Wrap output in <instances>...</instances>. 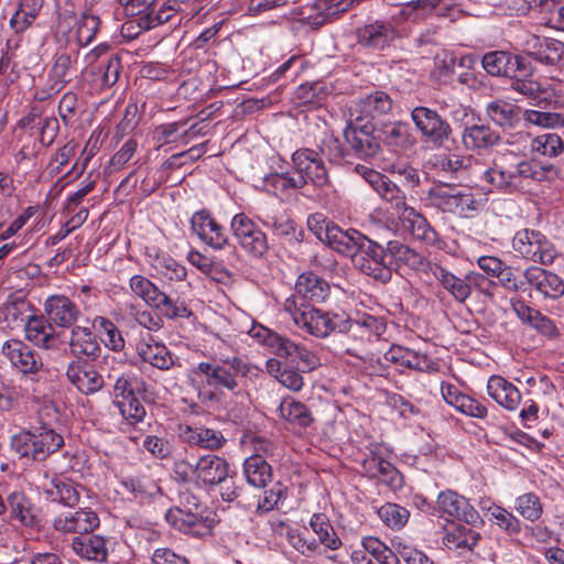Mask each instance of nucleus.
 Listing matches in <instances>:
<instances>
[{
  "instance_id": "obj_1",
  "label": "nucleus",
  "mask_w": 564,
  "mask_h": 564,
  "mask_svg": "<svg viewBox=\"0 0 564 564\" xmlns=\"http://www.w3.org/2000/svg\"><path fill=\"white\" fill-rule=\"evenodd\" d=\"M485 172V182L490 189L505 193L521 192L533 183L551 181L558 175V169L553 164L513 151L498 155L492 166L486 165Z\"/></svg>"
},
{
  "instance_id": "obj_2",
  "label": "nucleus",
  "mask_w": 564,
  "mask_h": 564,
  "mask_svg": "<svg viewBox=\"0 0 564 564\" xmlns=\"http://www.w3.org/2000/svg\"><path fill=\"white\" fill-rule=\"evenodd\" d=\"M256 369L240 357L202 361L191 370L192 383L202 403H219L225 392L239 395L242 380Z\"/></svg>"
},
{
  "instance_id": "obj_3",
  "label": "nucleus",
  "mask_w": 564,
  "mask_h": 564,
  "mask_svg": "<svg viewBox=\"0 0 564 564\" xmlns=\"http://www.w3.org/2000/svg\"><path fill=\"white\" fill-rule=\"evenodd\" d=\"M64 445V437L55 429L22 431L11 437V449L20 457L43 462Z\"/></svg>"
},
{
  "instance_id": "obj_4",
  "label": "nucleus",
  "mask_w": 564,
  "mask_h": 564,
  "mask_svg": "<svg viewBox=\"0 0 564 564\" xmlns=\"http://www.w3.org/2000/svg\"><path fill=\"white\" fill-rule=\"evenodd\" d=\"M165 518L180 532L197 538L209 534L212 529L207 518L203 516L199 499L189 492L180 495V506L171 508Z\"/></svg>"
},
{
  "instance_id": "obj_5",
  "label": "nucleus",
  "mask_w": 564,
  "mask_h": 564,
  "mask_svg": "<svg viewBox=\"0 0 564 564\" xmlns=\"http://www.w3.org/2000/svg\"><path fill=\"white\" fill-rule=\"evenodd\" d=\"M512 249L517 257L543 265L552 264L557 257L553 242L541 231L529 228L516 232Z\"/></svg>"
},
{
  "instance_id": "obj_6",
  "label": "nucleus",
  "mask_w": 564,
  "mask_h": 564,
  "mask_svg": "<svg viewBox=\"0 0 564 564\" xmlns=\"http://www.w3.org/2000/svg\"><path fill=\"white\" fill-rule=\"evenodd\" d=\"M292 170L303 188L313 185L315 188L329 186L330 178L326 162L312 148L296 149L291 155Z\"/></svg>"
},
{
  "instance_id": "obj_7",
  "label": "nucleus",
  "mask_w": 564,
  "mask_h": 564,
  "mask_svg": "<svg viewBox=\"0 0 564 564\" xmlns=\"http://www.w3.org/2000/svg\"><path fill=\"white\" fill-rule=\"evenodd\" d=\"M284 312L291 317L295 326L303 332L316 337H327V311L314 305L300 302L296 296H289L283 304Z\"/></svg>"
},
{
  "instance_id": "obj_8",
  "label": "nucleus",
  "mask_w": 564,
  "mask_h": 564,
  "mask_svg": "<svg viewBox=\"0 0 564 564\" xmlns=\"http://www.w3.org/2000/svg\"><path fill=\"white\" fill-rule=\"evenodd\" d=\"M230 228L237 243L248 256L261 259L269 251L265 232L245 213L231 218Z\"/></svg>"
},
{
  "instance_id": "obj_9",
  "label": "nucleus",
  "mask_w": 564,
  "mask_h": 564,
  "mask_svg": "<svg viewBox=\"0 0 564 564\" xmlns=\"http://www.w3.org/2000/svg\"><path fill=\"white\" fill-rule=\"evenodd\" d=\"M352 258L356 268L364 274L382 283L391 280L393 270L386 259L384 246L381 242L365 237L362 247Z\"/></svg>"
},
{
  "instance_id": "obj_10",
  "label": "nucleus",
  "mask_w": 564,
  "mask_h": 564,
  "mask_svg": "<svg viewBox=\"0 0 564 564\" xmlns=\"http://www.w3.org/2000/svg\"><path fill=\"white\" fill-rule=\"evenodd\" d=\"M434 165L440 172L459 182H485L486 164L473 155L456 153L440 155Z\"/></svg>"
},
{
  "instance_id": "obj_11",
  "label": "nucleus",
  "mask_w": 564,
  "mask_h": 564,
  "mask_svg": "<svg viewBox=\"0 0 564 564\" xmlns=\"http://www.w3.org/2000/svg\"><path fill=\"white\" fill-rule=\"evenodd\" d=\"M387 329L386 323L373 315L362 314L354 318V327L351 337L358 340V346L344 348L343 352L358 358L362 362H368L372 359L371 354L367 352L365 345L371 343L375 338L381 337Z\"/></svg>"
},
{
  "instance_id": "obj_12",
  "label": "nucleus",
  "mask_w": 564,
  "mask_h": 564,
  "mask_svg": "<svg viewBox=\"0 0 564 564\" xmlns=\"http://www.w3.org/2000/svg\"><path fill=\"white\" fill-rule=\"evenodd\" d=\"M431 274L458 303H465L471 295L473 288L480 285L486 280L482 274L474 271L456 275L441 264L431 267Z\"/></svg>"
},
{
  "instance_id": "obj_13",
  "label": "nucleus",
  "mask_w": 564,
  "mask_h": 564,
  "mask_svg": "<svg viewBox=\"0 0 564 564\" xmlns=\"http://www.w3.org/2000/svg\"><path fill=\"white\" fill-rule=\"evenodd\" d=\"M411 119L422 137L435 145H443L452 134L451 124L429 107L413 108Z\"/></svg>"
},
{
  "instance_id": "obj_14",
  "label": "nucleus",
  "mask_w": 564,
  "mask_h": 564,
  "mask_svg": "<svg viewBox=\"0 0 564 564\" xmlns=\"http://www.w3.org/2000/svg\"><path fill=\"white\" fill-rule=\"evenodd\" d=\"M191 229L202 242L214 250H224L229 246V236L207 209L195 212L191 218Z\"/></svg>"
},
{
  "instance_id": "obj_15",
  "label": "nucleus",
  "mask_w": 564,
  "mask_h": 564,
  "mask_svg": "<svg viewBox=\"0 0 564 564\" xmlns=\"http://www.w3.org/2000/svg\"><path fill=\"white\" fill-rule=\"evenodd\" d=\"M383 358L398 368L415 370L425 373L440 371V362L429 355L393 344L384 352Z\"/></svg>"
},
{
  "instance_id": "obj_16",
  "label": "nucleus",
  "mask_w": 564,
  "mask_h": 564,
  "mask_svg": "<svg viewBox=\"0 0 564 564\" xmlns=\"http://www.w3.org/2000/svg\"><path fill=\"white\" fill-rule=\"evenodd\" d=\"M344 137L350 150L359 159L375 158L381 149L376 129L369 121L364 124H347Z\"/></svg>"
},
{
  "instance_id": "obj_17",
  "label": "nucleus",
  "mask_w": 564,
  "mask_h": 564,
  "mask_svg": "<svg viewBox=\"0 0 564 564\" xmlns=\"http://www.w3.org/2000/svg\"><path fill=\"white\" fill-rule=\"evenodd\" d=\"M1 351L11 366L23 375L39 373L44 367L41 355L23 340L9 339L3 343Z\"/></svg>"
},
{
  "instance_id": "obj_18",
  "label": "nucleus",
  "mask_w": 564,
  "mask_h": 564,
  "mask_svg": "<svg viewBox=\"0 0 564 564\" xmlns=\"http://www.w3.org/2000/svg\"><path fill=\"white\" fill-rule=\"evenodd\" d=\"M93 361L84 358L73 359L66 368L68 381L86 395L97 393L105 384L102 376L93 365Z\"/></svg>"
},
{
  "instance_id": "obj_19",
  "label": "nucleus",
  "mask_w": 564,
  "mask_h": 564,
  "mask_svg": "<svg viewBox=\"0 0 564 564\" xmlns=\"http://www.w3.org/2000/svg\"><path fill=\"white\" fill-rule=\"evenodd\" d=\"M97 513L90 509L83 508L75 511L59 513L53 520L55 531L64 534H88L99 527Z\"/></svg>"
},
{
  "instance_id": "obj_20",
  "label": "nucleus",
  "mask_w": 564,
  "mask_h": 564,
  "mask_svg": "<svg viewBox=\"0 0 564 564\" xmlns=\"http://www.w3.org/2000/svg\"><path fill=\"white\" fill-rule=\"evenodd\" d=\"M48 321L59 328L69 329L79 319L82 313L78 305L64 294H52L43 304Z\"/></svg>"
},
{
  "instance_id": "obj_21",
  "label": "nucleus",
  "mask_w": 564,
  "mask_h": 564,
  "mask_svg": "<svg viewBox=\"0 0 564 564\" xmlns=\"http://www.w3.org/2000/svg\"><path fill=\"white\" fill-rule=\"evenodd\" d=\"M527 279L525 290L530 286L544 299L558 300L564 295V281L556 273L541 267L531 265L522 272Z\"/></svg>"
},
{
  "instance_id": "obj_22",
  "label": "nucleus",
  "mask_w": 564,
  "mask_h": 564,
  "mask_svg": "<svg viewBox=\"0 0 564 564\" xmlns=\"http://www.w3.org/2000/svg\"><path fill=\"white\" fill-rule=\"evenodd\" d=\"M73 58L68 53H57L47 73L45 88L35 94L39 100H45L58 94L72 79Z\"/></svg>"
},
{
  "instance_id": "obj_23",
  "label": "nucleus",
  "mask_w": 564,
  "mask_h": 564,
  "mask_svg": "<svg viewBox=\"0 0 564 564\" xmlns=\"http://www.w3.org/2000/svg\"><path fill=\"white\" fill-rule=\"evenodd\" d=\"M436 502L438 509L448 517L464 521L469 525H475L480 521L478 511L464 496L454 490L441 491Z\"/></svg>"
},
{
  "instance_id": "obj_24",
  "label": "nucleus",
  "mask_w": 564,
  "mask_h": 564,
  "mask_svg": "<svg viewBox=\"0 0 564 564\" xmlns=\"http://www.w3.org/2000/svg\"><path fill=\"white\" fill-rule=\"evenodd\" d=\"M23 328L25 338L35 346L46 350L58 349L59 336L55 330V326L48 321L46 315L32 313Z\"/></svg>"
},
{
  "instance_id": "obj_25",
  "label": "nucleus",
  "mask_w": 564,
  "mask_h": 564,
  "mask_svg": "<svg viewBox=\"0 0 564 564\" xmlns=\"http://www.w3.org/2000/svg\"><path fill=\"white\" fill-rule=\"evenodd\" d=\"M6 503L11 521H17L20 525L30 529L40 527L39 509L25 492L21 490L11 491L7 496Z\"/></svg>"
},
{
  "instance_id": "obj_26",
  "label": "nucleus",
  "mask_w": 564,
  "mask_h": 564,
  "mask_svg": "<svg viewBox=\"0 0 564 564\" xmlns=\"http://www.w3.org/2000/svg\"><path fill=\"white\" fill-rule=\"evenodd\" d=\"M229 470V463L225 458L214 454L202 455L195 462V484L203 488L216 487Z\"/></svg>"
},
{
  "instance_id": "obj_27",
  "label": "nucleus",
  "mask_w": 564,
  "mask_h": 564,
  "mask_svg": "<svg viewBox=\"0 0 564 564\" xmlns=\"http://www.w3.org/2000/svg\"><path fill=\"white\" fill-rule=\"evenodd\" d=\"M69 329L68 349L74 359L97 360L101 347L91 327L74 325Z\"/></svg>"
},
{
  "instance_id": "obj_28",
  "label": "nucleus",
  "mask_w": 564,
  "mask_h": 564,
  "mask_svg": "<svg viewBox=\"0 0 564 564\" xmlns=\"http://www.w3.org/2000/svg\"><path fill=\"white\" fill-rule=\"evenodd\" d=\"M178 436L182 442L208 451H217L224 447L227 440L224 434L215 429L204 425L181 424L178 426Z\"/></svg>"
},
{
  "instance_id": "obj_29",
  "label": "nucleus",
  "mask_w": 564,
  "mask_h": 564,
  "mask_svg": "<svg viewBox=\"0 0 564 564\" xmlns=\"http://www.w3.org/2000/svg\"><path fill=\"white\" fill-rule=\"evenodd\" d=\"M398 36L395 28L384 21H375L357 31L359 44L377 51L389 47Z\"/></svg>"
},
{
  "instance_id": "obj_30",
  "label": "nucleus",
  "mask_w": 564,
  "mask_h": 564,
  "mask_svg": "<svg viewBox=\"0 0 564 564\" xmlns=\"http://www.w3.org/2000/svg\"><path fill=\"white\" fill-rule=\"evenodd\" d=\"M323 242L327 243L332 249L347 257L357 256L365 235L357 229L344 230L339 226L333 224L329 229H326V235Z\"/></svg>"
},
{
  "instance_id": "obj_31",
  "label": "nucleus",
  "mask_w": 564,
  "mask_h": 564,
  "mask_svg": "<svg viewBox=\"0 0 564 564\" xmlns=\"http://www.w3.org/2000/svg\"><path fill=\"white\" fill-rule=\"evenodd\" d=\"M329 284L314 272H303L295 282V294L300 302L322 303L329 296Z\"/></svg>"
},
{
  "instance_id": "obj_32",
  "label": "nucleus",
  "mask_w": 564,
  "mask_h": 564,
  "mask_svg": "<svg viewBox=\"0 0 564 564\" xmlns=\"http://www.w3.org/2000/svg\"><path fill=\"white\" fill-rule=\"evenodd\" d=\"M487 392L489 397L507 411L518 410L521 403V392L506 378L494 375L487 382Z\"/></svg>"
},
{
  "instance_id": "obj_33",
  "label": "nucleus",
  "mask_w": 564,
  "mask_h": 564,
  "mask_svg": "<svg viewBox=\"0 0 564 564\" xmlns=\"http://www.w3.org/2000/svg\"><path fill=\"white\" fill-rule=\"evenodd\" d=\"M122 486L139 503H151L163 495L159 481L148 474L126 477Z\"/></svg>"
},
{
  "instance_id": "obj_34",
  "label": "nucleus",
  "mask_w": 564,
  "mask_h": 564,
  "mask_svg": "<svg viewBox=\"0 0 564 564\" xmlns=\"http://www.w3.org/2000/svg\"><path fill=\"white\" fill-rule=\"evenodd\" d=\"M379 143L382 142L395 150H408L415 143V139L408 123L389 121L376 129Z\"/></svg>"
},
{
  "instance_id": "obj_35",
  "label": "nucleus",
  "mask_w": 564,
  "mask_h": 564,
  "mask_svg": "<svg viewBox=\"0 0 564 564\" xmlns=\"http://www.w3.org/2000/svg\"><path fill=\"white\" fill-rule=\"evenodd\" d=\"M70 547L82 560L105 563L108 557L107 540L102 535H77L73 539Z\"/></svg>"
},
{
  "instance_id": "obj_36",
  "label": "nucleus",
  "mask_w": 564,
  "mask_h": 564,
  "mask_svg": "<svg viewBox=\"0 0 564 564\" xmlns=\"http://www.w3.org/2000/svg\"><path fill=\"white\" fill-rule=\"evenodd\" d=\"M392 99L386 91L376 90L356 102V121L372 120L392 109Z\"/></svg>"
},
{
  "instance_id": "obj_37",
  "label": "nucleus",
  "mask_w": 564,
  "mask_h": 564,
  "mask_svg": "<svg viewBox=\"0 0 564 564\" xmlns=\"http://www.w3.org/2000/svg\"><path fill=\"white\" fill-rule=\"evenodd\" d=\"M399 219L402 221L413 238L424 242L427 246L441 247L442 240L436 230L430 225L425 217L411 207Z\"/></svg>"
},
{
  "instance_id": "obj_38",
  "label": "nucleus",
  "mask_w": 564,
  "mask_h": 564,
  "mask_svg": "<svg viewBox=\"0 0 564 564\" xmlns=\"http://www.w3.org/2000/svg\"><path fill=\"white\" fill-rule=\"evenodd\" d=\"M308 527L317 536L315 540L319 544V549L324 547V551H338L343 546L341 539L325 513H313L310 518Z\"/></svg>"
},
{
  "instance_id": "obj_39",
  "label": "nucleus",
  "mask_w": 564,
  "mask_h": 564,
  "mask_svg": "<svg viewBox=\"0 0 564 564\" xmlns=\"http://www.w3.org/2000/svg\"><path fill=\"white\" fill-rule=\"evenodd\" d=\"M137 354L144 362L160 370H169L174 366V356L169 348L150 338L148 341H140L137 346Z\"/></svg>"
},
{
  "instance_id": "obj_40",
  "label": "nucleus",
  "mask_w": 564,
  "mask_h": 564,
  "mask_svg": "<svg viewBox=\"0 0 564 564\" xmlns=\"http://www.w3.org/2000/svg\"><path fill=\"white\" fill-rule=\"evenodd\" d=\"M262 188L280 199H286L294 191L302 189L300 180L290 172H274L267 174L262 180Z\"/></svg>"
},
{
  "instance_id": "obj_41",
  "label": "nucleus",
  "mask_w": 564,
  "mask_h": 564,
  "mask_svg": "<svg viewBox=\"0 0 564 564\" xmlns=\"http://www.w3.org/2000/svg\"><path fill=\"white\" fill-rule=\"evenodd\" d=\"M371 188L391 206L398 217H401L411 208L406 204L405 193L387 175L382 174L378 183L373 184Z\"/></svg>"
},
{
  "instance_id": "obj_42",
  "label": "nucleus",
  "mask_w": 564,
  "mask_h": 564,
  "mask_svg": "<svg viewBox=\"0 0 564 564\" xmlns=\"http://www.w3.org/2000/svg\"><path fill=\"white\" fill-rule=\"evenodd\" d=\"M486 112L492 122L503 129H511L521 120L520 107L503 99L488 102Z\"/></svg>"
},
{
  "instance_id": "obj_43",
  "label": "nucleus",
  "mask_w": 564,
  "mask_h": 564,
  "mask_svg": "<svg viewBox=\"0 0 564 564\" xmlns=\"http://www.w3.org/2000/svg\"><path fill=\"white\" fill-rule=\"evenodd\" d=\"M32 313V305L26 300L9 297L0 307V322L14 329L24 326Z\"/></svg>"
},
{
  "instance_id": "obj_44",
  "label": "nucleus",
  "mask_w": 564,
  "mask_h": 564,
  "mask_svg": "<svg viewBox=\"0 0 564 564\" xmlns=\"http://www.w3.org/2000/svg\"><path fill=\"white\" fill-rule=\"evenodd\" d=\"M243 476L256 488H265L272 481V467L264 457L250 455L243 462Z\"/></svg>"
},
{
  "instance_id": "obj_45",
  "label": "nucleus",
  "mask_w": 564,
  "mask_h": 564,
  "mask_svg": "<svg viewBox=\"0 0 564 564\" xmlns=\"http://www.w3.org/2000/svg\"><path fill=\"white\" fill-rule=\"evenodd\" d=\"M44 494L51 501H57L67 507H74L80 500V494L75 485L70 480L57 476L45 485Z\"/></svg>"
},
{
  "instance_id": "obj_46",
  "label": "nucleus",
  "mask_w": 564,
  "mask_h": 564,
  "mask_svg": "<svg viewBox=\"0 0 564 564\" xmlns=\"http://www.w3.org/2000/svg\"><path fill=\"white\" fill-rule=\"evenodd\" d=\"M150 265L156 271L159 275L170 281L185 280L187 272L185 267L178 263L174 258L165 252H149L148 253Z\"/></svg>"
},
{
  "instance_id": "obj_47",
  "label": "nucleus",
  "mask_w": 564,
  "mask_h": 564,
  "mask_svg": "<svg viewBox=\"0 0 564 564\" xmlns=\"http://www.w3.org/2000/svg\"><path fill=\"white\" fill-rule=\"evenodd\" d=\"M278 411L281 419L294 426L307 427L313 422L310 409L292 397L283 398Z\"/></svg>"
},
{
  "instance_id": "obj_48",
  "label": "nucleus",
  "mask_w": 564,
  "mask_h": 564,
  "mask_svg": "<svg viewBox=\"0 0 564 564\" xmlns=\"http://www.w3.org/2000/svg\"><path fill=\"white\" fill-rule=\"evenodd\" d=\"M480 534L463 524H455L446 531L443 544L449 550L471 551L479 542Z\"/></svg>"
},
{
  "instance_id": "obj_49",
  "label": "nucleus",
  "mask_w": 564,
  "mask_h": 564,
  "mask_svg": "<svg viewBox=\"0 0 564 564\" xmlns=\"http://www.w3.org/2000/svg\"><path fill=\"white\" fill-rule=\"evenodd\" d=\"M499 134L488 126L473 124L466 127L463 133V143L467 149L481 150L494 147L499 142Z\"/></svg>"
},
{
  "instance_id": "obj_50",
  "label": "nucleus",
  "mask_w": 564,
  "mask_h": 564,
  "mask_svg": "<svg viewBox=\"0 0 564 564\" xmlns=\"http://www.w3.org/2000/svg\"><path fill=\"white\" fill-rule=\"evenodd\" d=\"M151 308L156 310L161 315L172 321L188 318L193 314L185 301L180 297L173 299L161 290Z\"/></svg>"
},
{
  "instance_id": "obj_51",
  "label": "nucleus",
  "mask_w": 564,
  "mask_h": 564,
  "mask_svg": "<svg viewBox=\"0 0 564 564\" xmlns=\"http://www.w3.org/2000/svg\"><path fill=\"white\" fill-rule=\"evenodd\" d=\"M484 205L480 195L474 194L469 188L455 191L452 214L463 218H471Z\"/></svg>"
},
{
  "instance_id": "obj_52",
  "label": "nucleus",
  "mask_w": 564,
  "mask_h": 564,
  "mask_svg": "<svg viewBox=\"0 0 564 564\" xmlns=\"http://www.w3.org/2000/svg\"><path fill=\"white\" fill-rule=\"evenodd\" d=\"M44 0H21L18 10L10 19V26L15 33L24 32L36 19Z\"/></svg>"
},
{
  "instance_id": "obj_53",
  "label": "nucleus",
  "mask_w": 564,
  "mask_h": 564,
  "mask_svg": "<svg viewBox=\"0 0 564 564\" xmlns=\"http://www.w3.org/2000/svg\"><path fill=\"white\" fill-rule=\"evenodd\" d=\"M328 95L329 89L323 82L302 84L295 91L299 104L311 108L321 107Z\"/></svg>"
},
{
  "instance_id": "obj_54",
  "label": "nucleus",
  "mask_w": 564,
  "mask_h": 564,
  "mask_svg": "<svg viewBox=\"0 0 564 564\" xmlns=\"http://www.w3.org/2000/svg\"><path fill=\"white\" fill-rule=\"evenodd\" d=\"M513 55L506 51H491L481 57V66L490 76H509Z\"/></svg>"
},
{
  "instance_id": "obj_55",
  "label": "nucleus",
  "mask_w": 564,
  "mask_h": 564,
  "mask_svg": "<svg viewBox=\"0 0 564 564\" xmlns=\"http://www.w3.org/2000/svg\"><path fill=\"white\" fill-rule=\"evenodd\" d=\"M100 23L99 17L90 10L83 12L80 18L76 20V41L80 47L88 46L95 40Z\"/></svg>"
},
{
  "instance_id": "obj_56",
  "label": "nucleus",
  "mask_w": 564,
  "mask_h": 564,
  "mask_svg": "<svg viewBox=\"0 0 564 564\" xmlns=\"http://www.w3.org/2000/svg\"><path fill=\"white\" fill-rule=\"evenodd\" d=\"M289 496L288 487L281 481L274 482L269 489H264L263 495L256 505L258 514H265L274 509H279Z\"/></svg>"
},
{
  "instance_id": "obj_57",
  "label": "nucleus",
  "mask_w": 564,
  "mask_h": 564,
  "mask_svg": "<svg viewBox=\"0 0 564 564\" xmlns=\"http://www.w3.org/2000/svg\"><path fill=\"white\" fill-rule=\"evenodd\" d=\"M380 520L392 530L403 529L410 519V511L398 503L386 502L378 511Z\"/></svg>"
},
{
  "instance_id": "obj_58",
  "label": "nucleus",
  "mask_w": 564,
  "mask_h": 564,
  "mask_svg": "<svg viewBox=\"0 0 564 564\" xmlns=\"http://www.w3.org/2000/svg\"><path fill=\"white\" fill-rule=\"evenodd\" d=\"M142 383V380L132 370H127L119 373L115 378L112 391L116 403L120 400L127 398L131 399L132 397L137 395V391L140 390Z\"/></svg>"
},
{
  "instance_id": "obj_59",
  "label": "nucleus",
  "mask_w": 564,
  "mask_h": 564,
  "mask_svg": "<svg viewBox=\"0 0 564 564\" xmlns=\"http://www.w3.org/2000/svg\"><path fill=\"white\" fill-rule=\"evenodd\" d=\"M514 510L527 521L535 522L543 514V505L534 492H525L514 500Z\"/></svg>"
},
{
  "instance_id": "obj_60",
  "label": "nucleus",
  "mask_w": 564,
  "mask_h": 564,
  "mask_svg": "<svg viewBox=\"0 0 564 564\" xmlns=\"http://www.w3.org/2000/svg\"><path fill=\"white\" fill-rule=\"evenodd\" d=\"M392 546L406 564H434V561L422 550L403 538L391 540Z\"/></svg>"
},
{
  "instance_id": "obj_61",
  "label": "nucleus",
  "mask_w": 564,
  "mask_h": 564,
  "mask_svg": "<svg viewBox=\"0 0 564 564\" xmlns=\"http://www.w3.org/2000/svg\"><path fill=\"white\" fill-rule=\"evenodd\" d=\"M455 191L456 187L444 184L432 186L426 193L427 205L452 214Z\"/></svg>"
},
{
  "instance_id": "obj_62",
  "label": "nucleus",
  "mask_w": 564,
  "mask_h": 564,
  "mask_svg": "<svg viewBox=\"0 0 564 564\" xmlns=\"http://www.w3.org/2000/svg\"><path fill=\"white\" fill-rule=\"evenodd\" d=\"M322 160L329 164H340L347 153L338 138L333 134H325L314 149Z\"/></svg>"
},
{
  "instance_id": "obj_63",
  "label": "nucleus",
  "mask_w": 564,
  "mask_h": 564,
  "mask_svg": "<svg viewBox=\"0 0 564 564\" xmlns=\"http://www.w3.org/2000/svg\"><path fill=\"white\" fill-rule=\"evenodd\" d=\"M531 149L544 156L555 158L564 151V143L558 134L546 132L539 134L531 141Z\"/></svg>"
},
{
  "instance_id": "obj_64",
  "label": "nucleus",
  "mask_w": 564,
  "mask_h": 564,
  "mask_svg": "<svg viewBox=\"0 0 564 564\" xmlns=\"http://www.w3.org/2000/svg\"><path fill=\"white\" fill-rule=\"evenodd\" d=\"M129 288L133 295L142 300L150 307L160 292V288L142 274L132 275L129 280Z\"/></svg>"
}]
</instances>
